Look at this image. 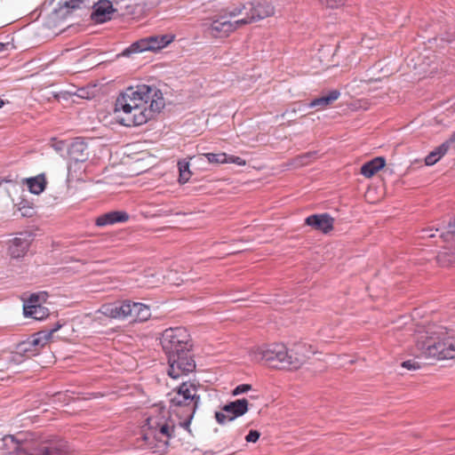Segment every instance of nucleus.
Here are the masks:
<instances>
[{
    "label": "nucleus",
    "mask_w": 455,
    "mask_h": 455,
    "mask_svg": "<svg viewBox=\"0 0 455 455\" xmlns=\"http://www.w3.org/2000/svg\"><path fill=\"white\" fill-rule=\"evenodd\" d=\"M164 108L160 90L148 84H138L125 89L116 99L115 114L119 124L139 126L146 124Z\"/></svg>",
    "instance_id": "obj_1"
},
{
    "label": "nucleus",
    "mask_w": 455,
    "mask_h": 455,
    "mask_svg": "<svg viewBox=\"0 0 455 455\" xmlns=\"http://www.w3.org/2000/svg\"><path fill=\"white\" fill-rule=\"evenodd\" d=\"M160 343L168 358V374L172 379L193 372L196 363L191 354L190 335L186 328H169L162 333Z\"/></svg>",
    "instance_id": "obj_2"
},
{
    "label": "nucleus",
    "mask_w": 455,
    "mask_h": 455,
    "mask_svg": "<svg viewBox=\"0 0 455 455\" xmlns=\"http://www.w3.org/2000/svg\"><path fill=\"white\" fill-rule=\"evenodd\" d=\"M418 356L437 360L455 358V336L443 326L430 325L416 339Z\"/></svg>",
    "instance_id": "obj_3"
},
{
    "label": "nucleus",
    "mask_w": 455,
    "mask_h": 455,
    "mask_svg": "<svg viewBox=\"0 0 455 455\" xmlns=\"http://www.w3.org/2000/svg\"><path fill=\"white\" fill-rule=\"evenodd\" d=\"M2 447L10 455H68L65 440L53 438L39 444L23 442L14 435H5L1 440Z\"/></svg>",
    "instance_id": "obj_4"
},
{
    "label": "nucleus",
    "mask_w": 455,
    "mask_h": 455,
    "mask_svg": "<svg viewBox=\"0 0 455 455\" xmlns=\"http://www.w3.org/2000/svg\"><path fill=\"white\" fill-rule=\"evenodd\" d=\"M306 351L303 344L290 350L283 344H272L261 351V359L273 368L298 369L307 358Z\"/></svg>",
    "instance_id": "obj_5"
},
{
    "label": "nucleus",
    "mask_w": 455,
    "mask_h": 455,
    "mask_svg": "<svg viewBox=\"0 0 455 455\" xmlns=\"http://www.w3.org/2000/svg\"><path fill=\"white\" fill-rule=\"evenodd\" d=\"M99 312L105 316L118 320L132 317L134 322H146L151 316V310L148 305L130 300L103 304Z\"/></svg>",
    "instance_id": "obj_6"
},
{
    "label": "nucleus",
    "mask_w": 455,
    "mask_h": 455,
    "mask_svg": "<svg viewBox=\"0 0 455 455\" xmlns=\"http://www.w3.org/2000/svg\"><path fill=\"white\" fill-rule=\"evenodd\" d=\"M173 39L174 36L171 35L151 36L141 38L125 48L122 52L121 56L130 57L133 53H140L147 51L156 52L167 46L173 41Z\"/></svg>",
    "instance_id": "obj_7"
},
{
    "label": "nucleus",
    "mask_w": 455,
    "mask_h": 455,
    "mask_svg": "<svg viewBox=\"0 0 455 455\" xmlns=\"http://www.w3.org/2000/svg\"><path fill=\"white\" fill-rule=\"evenodd\" d=\"M200 396L197 395V389L194 384L182 382L178 387L177 393L172 398H171V403L174 406H183L192 404L193 412L189 418L181 422L180 425L184 428H188L190 421L193 418L195 410L197 408L199 403Z\"/></svg>",
    "instance_id": "obj_8"
},
{
    "label": "nucleus",
    "mask_w": 455,
    "mask_h": 455,
    "mask_svg": "<svg viewBox=\"0 0 455 455\" xmlns=\"http://www.w3.org/2000/svg\"><path fill=\"white\" fill-rule=\"evenodd\" d=\"M249 410V402L246 398L229 402L221 407V411L215 412V419L220 425L233 421L244 415Z\"/></svg>",
    "instance_id": "obj_9"
},
{
    "label": "nucleus",
    "mask_w": 455,
    "mask_h": 455,
    "mask_svg": "<svg viewBox=\"0 0 455 455\" xmlns=\"http://www.w3.org/2000/svg\"><path fill=\"white\" fill-rule=\"evenodd\" d=\"M274 14V7L266 0L252 1L247 3L245 17L240 19V23L247 25Z\"/></svg>",
    "instance_id": "obj_10"
},
{
    "label": "nucleus",
    "mask_w": 455,
    "mask_h": 455,
    "mask_svg": "<svg viewBox=\"0 0 455 455\" xmlns=\"http://www.w3.org/2000/svg\"><path fill=\"white\" fill-rule=\"evenodd\" d=\"M242 26L243 23H240V20L231 21L225 14L212 17L207 30L214 37H222L228 36Z\"/></svg>",
    "instance_id": "obj_11"
},
{
    "label": "nucleus",
    "mask_w": 455,
    "mask_h": 455,
    "mask_svg": "<svg viewBox=\"0 0 455 455\" xmlns=\"http://www.w3.org/2000/svg\"><path fill=\"white\" fill-rule=\"evenodd\" d=\"M31 243V234L20 233L18 236L9 241L8 251L12 258L20 259L25 256Z\"/></svg>",
    "instance_id": "obj_12"
},
{
    "label": "nucleus",
    "mask_w": 455,
    "mask_h": 455,
    "mask_svg": "<svg viewBox=\"0 0 455 455\" xmlns=\"http://www.w3.org/2000/svg\"><path fill=\"white\" fill-rule=\"evenodd\" d=\"M91 20L95 23H104L111 20V16L116 11L109 0H100L93 4Z\"/></svg>",
    "instance_id": "obj_13"
},
{
    "label": "nucleus",
    "mask_w": 455,
    "mask_h": 455,
    "mask_svg": "<svg viewBox=\"0 0 455 455\" xmlns=\"http://www.w3.org/2000/svg\"><path fill=\"white\" fill-rule=\"evenodd\" d=\"M305 222L314 229L327 234L333 228L334 219L328 213L313 214L307 217Z\"/></svg>",
    "instance_id": "obj_14"
},
{
    "label": "nucleus",
    "mask_w": 455,
    "mask_h": 455,
    "mask_svg": "<svg viewBox=\"0 0 455 455\" xmlns=\"http://www.w3.org/2000/svg\"><path fill=\"white\" fill-rule=\"evenodd\" d=\"M148 427L156 432V434L165 436L168 440L174 435V426L171 420L161 419L159 417H149L147 419Z\"/></svg>",
    "instance_id": "obj_15"
},
{
    "label": "nucleus",
    "mask_w": 455,
    "mask_h": 455,
    "mask_svg": "<svg viewBox=\"0 0 455 455\" xmlns=\"http://www.w3.org/2000/svg\"><path fill=\"white\" fill-rule=\"evenodd\" d=\"M70 159L75 162H84L88 159L89 152L86 142L81 138H76L68 148Z\"/></svg>",
    "instance_id": "obj_16"
},
{
    "label": "nucleus",
    "mask_w": 455,
    "mask_h": 455,
    "mask_svg": "<svg viewBox=\"0 0 455 455\" xmlns=\"http://www.w3.org/2000/svg\"><path fill=\"white\" fill-rule=\"evenodd\" d=\"M129 220V214L124 211H111L100 215L95 224L98 227H106L115 225L116 223H124Z\"/></svg>",
    "instance_id": "obj_17"
},
{
    "label": "nucleus",
    "mask_w": 455,
    "mask_h": 455,
    "mask_svg": "<svg viewBox=\"0 0 455 455\" xmlns=\"http://www.w3.org/2000/svg\"><path fill=\"white\" fill-rule=\"evenodd\" d=\"M87 0H60V9L55 10L58 16L65 17L67 14L76 9L87 8Z\"/></svg>",
    "instance_id": "obj_18"
},
{
    "label": "nucleus",
    "mask_w": 455,
    "mask_h": 455,
    "mask_svg": "<svg viewBox=\"0 0 455 455\" xmlns=\"http://www.w3.org/2000/svg\"><path fill=\"white\" fill-rule=\"evenodd\" d=\"M386 164V160L384 157L378 156L375 157L365 164H363L361 167V174L365 178L372 177L377 172L381 170Z\"/></svg>",
    "instance_id": "obj_19"
},
{
    "label": "nucleus",
    "mask_w": 455,
    "mask_h": 455,
    "mask_svg": "<svg viewBox=\"0 0 455 455\" xmlns=\"http://www.w3.org/2000/svg\"><path fill=\"white\" fill-rule=\"evenodd\" d=\"M340 96V92L338 90H332L328 92L326 95H323L321 97L315 98L308 104L309 108H314L317 109H322L331 103H333Z\"/></svg>",
    "instance_id": "obj_20"
},
{
    "label": "nucleus",
    "mask_w": 455,
    "mask_h": 455,
    "mask_svg": "<svg viewBox=\"0 0 455 455\" xmlns=\"http://www.w3.org/2000/svg\"><path fill=\"white\" fill-rule=\"evenodd\" d=\"M36 354V349L31 347L29 342H28V340L26 339L17 346V350L10 356V361L15 362L16 363H20L22 361L21 357L23 355L29 357L31 355H35Z\"/></svg>",
    "instance_id": "obj_21"
},
{
    "label": "nucleus",
    "mask_w": 455,
    "mask_h": 455,
    "mask_svg": "<svg viewBox=\"0 0 455 455\" xmlns=\"http://www.w3.org/2000/svg\"><path fill=\"white\" fill-rule=\"evenodd\" d=\"M23 314L26 317L41 321L48 316L49 309L43 305H28L23 306Z\"/></svg>",
    "instance_id": "obj_22"
},
{
    "label": "nucleus",
    "mask_w": 455,
    "mask_h": 455,
    "mask_svg": "<svg viewBox=\"0 0 455 455\" xmlns=\"http://www.w3.org/2000/svg\"><path fill=\"white\" fill-rule=\"evenodd\" d=\"M25 182L30 193L35 195L41 194L46 187V180L44 174H39L36 177L28 178Z\"/></svg>",
    "instance_id": "obj_23"
},
{
    "label": "nucleus",
    "mask_w": 455,
    "mask_h": 455,
    "mask_svg": "<svg viewBox=\"0 0 455 455\" xmlns=\"http://www.w3.org/2000/svg\"><path fill=\"white\" fill-rule=\"evenodd\" d=\"M27 340L31 347L37 350V347H43L50 340V332H44L42 330L31 335Z\"/></svg>",
    "instance_id": "obj_24"
},
{
    "label": "nucleus",
    "mask_w": 455,
    "mask_h": 455,
    "mask_svg": "<svg viewBox=\"0 0 455 455\" xmlns=\"http://www.w3.org/2000/svg\"><path fill=\"white\" fill-rule=\"evenodd\" d=\"M179 168V182L180 184H185L188 182L191 177L192 172L189 170V163L187 160H181L178 162Z\"/></svg>",
    "instance_id": "obj_25"
},
{
    "label": "nucleus",
    "mask_w": 455,
    "mask_h": 455,
    "mask_svg": "<svg viewBox=\"0 0 455 455\" xmlns=\"http://www.w3.org/2000/svg\"><path fill=\"white\" fill-rule=\"evenodd\" d=\"M454 143L453 139L451 137L442 143L440 146L435 148L432 152L435 155V157L438 161L448 152L451 146Z\"/></svg>",
    "instance_id": "obj_26"
},
{
    "label": "nucleus",
    "mask_w": 455,
    "mask_h": 455,
    "mask_svg": "<svg viewBox=\"0 0 455 455\" xmlns=\"http://www.w3.org/2000/svg\"><path fill=\"white\" fill-rule=\"evenodd\" d=\"M47 299L46 292L32 293L27 300L24 301L23 306L28 305H42Z\"/></svg>",
    "instance_id": "obj_27"
},
{
    "label": "nucleus",
    "mask_w": 455,
    "mask_h": 455,
    "mask_svg": "<svg viewBox=\"0 0 455 455\" xmlns=\"http://www.w3.org/2000/svg\"><path fill=\"white\" fill-rule=\"evenodd\" d=\"M204 156L208 160L210 164H226L227 162V154L226 153H206L204 154Z\"/></svg>",
    "instance_id": "obj_28"
},
{
    "label": "nucleus",
    "mask_w": 455,
    "mask_h": 455,
    "mask_svg": "<svg viewBox=\"0 0 455 455\" xmlns=\"http://www.w3.org/2000/svg\"><path fill=\"white\" fill-rule=\"evenodd\" d=\"M435 55L431 56V53L428 51H426L424 53H421L419 57V65L422 66L421 69L425 70V67H431L434 63V59H435Z\"/></svg>",
    "instance_id": "obj_29"
},
{
    "label": "nucleus",
    "mask_w": 455,
    "mask_h": 455,
    "mask_svg": "<svg viewBox=\"0 0 455 455\" xmlns=\"http://www.w3.org/2000/svg\"><path fill=\"white\" fill-rule=\"evenodd\" d=\"M441 236L445 241H453L455 240V218L447 225V230L441 233Z\"/></svg>",
    "instance_id": "obj_30"
},
{
    "label": "nucleus",
    "mask_w": 455,
    "mask_h": 455,
    "mask_svg": "<svg viewBox=\"0 0 455 455\" xmlns=\"http://www.w3.org/2000/svg\"><path fill=\"white\" fill-rule=\"evenodd\" d=\"M245 12H247V3L241 4L238 6L235 7L231 10H228V12L226 13V15L228 16V19H231V18H234V17H236L239 15L245 16Z\"/></svg>",
    "instance_id": "obj_31"
},
{
    "label": "nucleus",
    "mask_w": 455,
    "mask_h": 455,
    "mask_svg": "<svg viewBox=\"0 0 455 455\" xmlns=\"http://www.w3.org/2000/svg\"><path fill=\"white\" fill-rule=\"evenodd\" d=\"M447 230V226L443 228H435V230H434L433 228H426V229H423L422 230V237H435L436 235L435 233H439V236L445 242V240L441 236V233L442 232H444ZM446 243H454L455 244V240L453 241H446Z\"/></svg>",
    "instance_id": "obj_32"
},
{
    "label": "nucleus",
    "mask_w": 455,
    "mask_h": 455,
    "mask_svg": "<svg viewBox=\"0 0 455 455\" xmlns=\"http://www.w3.org/2000/svg\"><path fill=\"white\" fill-rule=\"evenodd\" d=\"M319 2L327 8L333 9L342 6L346 0H319Z\"/></svg>",
    "instance_id": "obj_33"
},
{
    "label": "nucleus",
    "mask_w": 455,
    "mask_h": 455,
    "mask_svg": "<svg viewBox=\"0 0 455 455\" xmlns=\"http://www.w3.org/2000/svg\"><path fill=\"white\" fill-rule=\"evenodd\" d=\"M251 390V385L250 384H241V385H238L236 386L233 391H232V395H242V394H244L248 391Z\"/></svg>",
    "instance_id": "obj_34"
},
{
    "label": "nucleus",
    "mask_w": 455,
    "mask_h": 455,
    "mask_svg": "<svg viewBox=\"0 0 455 455\" xmlns=\"http://www.w3.org/2000/svg\"><path fill=\"white\" fill-rule=\"evenodd\" d=\"M402 367L409 371H415L420 369V363L415 360H407L402 363Z\"/></svg>",
    "instance_id": "obj_35"
},
{
    "label": "nucleus",
    "mask_w": 455,
    "mask_h": 455,
    "mask_svg": "<svg viewBox=\"0 0 455 455\" xmlns=\"http://www.w3.org/2000/svg\"><path fill=\"white\" fill-rule=\"evenodd\" d=\"M226 164H235L239 166H243L246 164V162L244 159H243L239 156L227 155Z\"/></svg>",
    "instance_id": "obj_36"
},
{
    "label": "nucleus",
    "mask_w": 455,
    "mask_h": 455,
    "mask_svg": "<svg viewBox=\"0 0 455 455\" xmlns=\"http://www.w3.org/2000/svg\"><path fill=\"white\" fill-rule=\"evenodd\" d=\"M260 436V433L258 430H250L245 436V440L248 443H256Z\"/></svg>",
    "instance_id": "obj_37"
},
{
    "label": "nucleus",
    "mask_w": 455,
    "mask_h": 455,
    "mask_svg": "<svg viewBox=\"0 0 455 455\" xmlns=\"http://www.w3.org/2000/svg\"><path fill=\"white\" fill-rule=\"evenodd\" d=\"M438 162V159L435 157V155L433 152H430L425 158L426 165L432 166Z\"/></svg>",
    "instance_id": "obj_38"
},
{
    "label": "nucleus",
    "mask_w": 455,
    "mask_h": 455,
    "mask_svg": "<svg viewBox=\"0 0 455 455\" xmlns=\"http://www.w3.org/2000/svg\"><path fill=\"white\" fill-rule=\"evenodd\" d=\"M62 327V323L60 322H57L53 324V326L48 330H44V332H50V339L52 338V334L56 331H58Z\"/></svg>",
    "instance_id": "obj_39"
},
{
    "label": "nucleus",
    "mask_w": 455,
    "mask_h": 455,
    "mask_svg": "<svg viewBox=\"0 0 455 455\" xmlns=\"http://www.w3.org/2000/svg\"><path fill=\"white\" fill-rule=\"evenodd\" d=\"M455 38V32L451 33L450 31H447L444 35V36L442 38V40L446 41L448 43L452 42V40Z\"/></svg>",
    "instance_id": "obj_40"
},
{
    "label": "nucleus",
    "mask_w": 455,
    "mask_h": 455,
    "mask_svg": "<svg viewBox=\"0 0 455 455\" xmlns=\"http://www.w3.org/2000/svg\"><path fill=\"white\" fill-rule=\"evenodd\" d=\"M5 102L0 98V108L4 106Z\"/></svg>",
    "instance_id": "obj_41"
},
{
    "label": "nucleus",
    "mask_w": 455,
    "mask_h": 455,
    "mask_svg": "<svg viewBox=\"0 0 455 455\" xmlns=\"http://www.w3.org/2000/svg\"><path fill=\"white\" fill-rule=\"evenodd\" d=\"M4 49V44L3 43H0V52H2Z\"/></svg>",
    "instance_id": "obj_42"
},
{
    "label": "nucleus",
    "mask_w": 455,
    "mask_h": 455,
    "mask_svg": "<svg viewBox=\"0 0 455 455\" xmlns=\"http://www.w3.org/2000/svg\"><path fill=\"white\" fill-rule=\"evenodd\" d=\"M311 156H312V153H308L306 156H304L303 157L307 158V157H310Z\"/></svg>",
    "instance_id": "obj_43"
},
{
    "label": "nucleus",
    "mask_w": 455,
    "mask_h": 455,
    "mask_svg": "<svg viewBox=\"0 0 455 455\" xmlns=\"http://www.w3.org/2000/svg\"><path fill=\"white\" fill-rule=\"evenodd\" d=\"M29 214H30V213H29L28 211H26L25 212H22V215H23V216H28V215H29Z\"/></svg>",
    "instance_id": "obj_44"
},
{
    "label": "nucleus",
    "mask_w": 455,
    "mask_h": 455,
    "mask_svg": "<svg viewBox=\"0 0 455 455\" xmlns=\"http://www.w3.org/2000/svg\"><path fill=\"white\" fill-rule=\"evenodd\" d=\"M451 139L455 141V132L451 135Z\"/></svg>",
    "instance_id": "obj_45"
}]
</instances>
